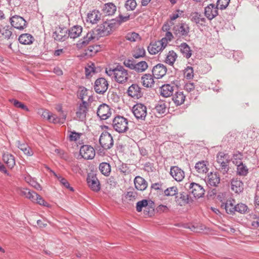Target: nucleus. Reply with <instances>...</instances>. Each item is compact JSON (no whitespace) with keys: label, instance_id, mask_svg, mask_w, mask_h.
Here are the masks:
<instances>
[{"label":"nucleus","instance_id":"f257e3e1","mask_svg":"<svg viewBox=\"0 0 259 259\" xmlns=\"http://www.w3.org/2000/svg\"><path fill=\"white\" fill-rule=\"evenodd\" d=\"M102 11L105 14L104 22L102 26L89 32L82 39L79 40L76 45L77 48H82L86 46L91 40H98L100 37L107 35L113 28V19H109L113 14V4L109 3L105 4Z\"/></svg>","mask_w":259,"mask_h":259},{"label":"nucleus","instance_id":"f03ea898","mask_svg":"<svg viewBox=\"0 0 259 259\" xmlns=\"http://www.w3.org/2000/svg\"><path fill=\"white\" fill-rule=\"evenodd\" d=\"M230 160V156L224 152H219L217 157V162L220 164L219 169L223 174H226L229 170L228 163Z\"/></svg>","mask_w":259,"mask_h":259},{"label":"nucleus","instance_id":"7ed1b4c3","mask_svg":"<svg viewBox=\"0 0 259 259\" xmlns=\"http://www.w3.org/2000/svg\"><path fill=\"white\" fill-rule=\"evenodd\" d=\"M128 79V73L124 67L117 65L114 67V79L119 83L125 82Z\"/></svg>","mask_w":259,"mask_h":259},{"label":"nucleus","instance_id":"20e7f679","mask_svg":"<svg viewBox=\"0 0 259 259\" xmlns=\"http://www.w3.org/2000/svg\"><path fill=\"white\" fill-rule=\"evenodd\" d=\"M225 195H226V194H222V196L221 195H218L219 199L222 202L221 206L226 209L228 213L232 214L235 212V200L230 198L226 201H225V200H223L222 197V196L224 197Z\"/></svg>","mask_w":259,"mask_h":259},{"label":"nucleus","instance_id":"39448f33","mask_svg":"<svg viewBox=\"0 0 259 259\" xmlns=\"http://www.w3.org/2000/svg\"><path fill=\"white\" fill-rule=\"evenodd\" d=\"M127 120L121 116L114 117V130L118 133H123L128 129Z\"/></svg>","mask_w":259,"mask_h":259},{"label":"nucleus","instance_id":"423d86ee","mask_svg":"<svg viewBox=\"0 0 259 259\" xmlns=\"http://www.w3.org/2000/svg\"><path fill=\"white\" fill-rule=\"evenodd\" d=\"M132 111L135 116L139 119L145 120L147 115V107L142 103H137L133 107Z\"/></svg>","mask_w":259,"mask_h":259},{"label":"nucleus","instance_id":"0eeeda50","mask_svg":"<svg viewBox=\"0 0 259 259\" xmlns=\"http://www.w3.org/2000/svg\"><path fill=\"white\" fill-rule=\"evenodd\" d=\"M167 46L165 39H161L151 42L148 48L150 54L155 55L162 51Z\"/></svg>","mask_w":259,"mask_h":259},{"label":"nucleus","instance_id":"6e6552de","mask_svg":"<svg viewBox=\"0 0 259 259\" xmlns=\"http://www.w3.org/2000/svg\"><path fill=\"white\" fill-rule=\"evenodd\" d=\"M99 142L104 149H110L113 144V139L111 134L107 132H103L100 136Z\"/></svg>","mask_w":259,"mask_h":259},{"label":"nucleus","instance_id":"1a4fd4ad","mask_svg":"<svg viewBox=\"0 0 259 259\" xmlns=\"http://www.w3.org/2000/svg\"><path fill=\"white\" fill-rule=\"evenodd\" d=\"M80 155L84 159H92L95 156V151L93 147L90 145H83L80 147Z\"/></svg>","mask_w":259,"mask_h":259},{"label":"nucleus","instance_id":"9d476101","mask_svg":"<svg viewBox=\"0 0 259 259\" xmlns=\"http://www.w3.org/2000/svg\"><path fill=\"white\" fill-rule=\"evenodd\" d=\"M10 22L14 28L22 30L26 27V21L22 17L14 15L10 18Z\"/></svg>","mask_w":259,"mask_h":259},{"label":"nucleus","instance_id":"9b49d317","mask_svg":"<svg viewBox=\"0 0 259 259\" xmlns=\"http://www.w3.org/2000/svg\"><path fill=\"white\" fill-rule=\"evenodd\" d=\"M108 87L107 81L105 78L101 77L96 80L94 89L97 93L103 94L107 90Z\"/></svg>","mask_w":259,"mask_h":259},{"label":"nucleus","instance_id":"f8f14e48","mask_svg":"<svg viewBox=\"0 0 259 259\" xmlns=\"http://www.w3.org/2000/svg\"><path fill=\"white\" fill-rule=\"evenodd\" d=\"M88 103L83 101L80 104L76 113V119L83 121L86 119V116L88 113Z\"/></svg>","mask_w":259,"mask_h":259},{"label":"nucleus","instance_id":"ddd939ff","mask_svg":"<svg viewBox=\"0 0 259 259\" xmlns=\"http://www.w3.org/2000/svg\"><path fill=\"white\" fill-rule=\"evenodd\" d=\"M97 114L101 119L105 120L111 115V112L107 105L103 104L98 107Z\"/></svg>","mask_w":259,"mask_h":259},{"label":"nucleus","instance_id":"4468645a","mask_svg":"<svg viewBox=\"0 0 259 259\" xmlns=\"http://www.w3.org/2000/svg\"><path fill=\"white\" fill-rule=\"evenodd\" d=\"M189 32V27L186 23H181L174 27V33L178 37L186 36Z\"/></svg>","mask_w":259,"mask_h":259},{"label":"nucleus","instance_id":"2eb2a0df","mask_svg":"<svg viewBox=\"0 0 259 259\" xmlns=\"http://www.w3.org/2000/svg\"><path fill=\"white\" fill-rule=\"evenodd\" d=\"M189 188L191 192L195 198H200L204 194L205 190L203 188L198 184L191 183Z\"/></svg>","mask_w":259,"mask_h":259},{"label":"nucleus","instance_id":"dca6fc26","mask_svg":"<svg viewBox=\"0 0 259 259\" xmlns=\"http://www.w3.org/2000/svg\"><path fill=\"white\" fill-rule=\"evenodd\" d=\"M37 113L42 118L45 119H47L50 122L55 123L57 122V115L53 114L49 110L45 109H39L37 111Z\"/></svg>","mask_w":259,"mask_h":259},{"label":"nucleus","instance_id":"f3484780","mask_svg":"<svg viewBox=\"0 0 259 259\" xmlns=\"http://www.w3.org/2000/svg\"><path fill=\"white\" fill-rule=\"evenodd\" d=\"M127 94L129 96L137 99L143 95L141 88L137 84H133L128 88Z\"/></svg>","mask_w":259,"mask_h":259},{"label":"nucleus","instance_id":"a211bd4d","mask_svg":"<svg viewBox=\"0 0 259 259\" xmlns=\"http://www.w3.org/2000/svg\"><path fill=\"white\" fill-rule=\"evenodd\" d=\"M170 174L177 182H181L185 178L184 171L176 166L171 167Z\"/></svg>","mask_w":259,"mask_h":259},{"label":"nucleus","instance_id":"6ab92c4d","mask_svg":"<svg viewBox=\"0 0 259 259\" xmlns=\"http://www.w3.org/2000/svg\"><path fill=\"white\" fill-rule=\"evenodd\" d=\"M218 7L214 4H210L205 8V16L208 19L211 20L218 15Z\"/></svg>","mask_w":259,"mask_h":259},{"label":"nucleus","instance_id":"aec40b11","mask_svg":"<svg viewBox=\"0 0 259 259\" xmlns=\"http://www.w3.org/2000/svg\"><path fill=\"white\" fill-rule=\"evenodd\" d=\"M176 201L178 205L183 206L192 202V199L187 193L183 192L176 196Z\"/></svg>","mask_w":259,"mask_h":259},{"label":"nucleus","instance_id":"412c9836","mask_svg":"<svg viewBox=\"0 0 259 259\" xmlns=\"http://www.w3.org/2000/svg\"><path fill=\"white\" fill-rule=\"evenodd\" d=\"M166 71L167 69L165 66L159 64L153 67L152 74L156 78H161L166 74Z\"/></svg>","mask_w":259,"mask_h":259},{"label":"nucleus","instance_id":"4be33fe9","mask_svg":"<svg viewBox=\"0 0 259 259\" xmlns=\"http://www.w3.org/2000/svg\"><path fill=\"white\" fill-rule=\"evenodd\" d=\"M230 185L231 190L235 193L239 194L243 190V183L239 179H232L231 180Z\"/></svg>","mask_w":259,"mask_h":259},{"label":"nucleus","instance_id":"5701e85b","mask_svg":"<svg viewBox=\"0 0 259 259\" xmlns=\"http://www.w3.org/2000/svg\"><path fill=\"white\" fill-rule=\"evenodd\" d=\"M220 183V177L217 172H210L207 178V184L213 187H217Z\"/></svg>","mask_w":259,"mask_h":259},{"label":"nucleus","instance_id":"b1692460","mask_svg":"<svg viewBox=\"0 0 259 259\" xmlns=\"http://www.w3.org/2000/svg\"><path fill=\"white\" fill-rule=\"evenodd\" d=\"M101 14L98 10H94L90 11L87 16V21L92 24L97 23L101 19Z\"/></svg>","mask_w":259,"mask_h":259},{"label":"nucleus","instance_id":"393cba45","mask_svg":"<svg viewBox=\"0 0 259 259\" xmlns=\"http://www.w3.org/2000/svg\"><path fill=\"white\" fill-rule=\"evenodd\" d=\"M53 36L55 40L63 41L69 37L68 30L66 28H59L54 33Z\"/></svg>","mask_w":259,"mask_h":259},{"label":"nucleus","instance_id":"a878e982","mask_svg":"<svg viewBox=\"0 0 259 259\" xmlns=\"http://www.w3.org/2000/svg\"><path fill=\"white\" fill-rule=\"evenodd\" d=\"M134 184L136 188L140 191L145 190L148 186L147 182L143 178L137 176L135 178Z\"/></svg>","mask_w":259,"mask_h":259},{"label":"nucleus","instance_id":"bb28decb","mask_svg":"<svg viewBox=\"0 0 259 259\" xmlns=\"http://www.w3.org/2000/svg\"><path fill=\"white\" fill-rule=\"evenodd\" d=\"M160 95L164 97H168L172 95L174 87L169 84L163 85L160 89Z\"/></svg>","mask_w":259,"mask_h":259},{"label":"nucleus","instance_id":"cd10ccee","mask_svg":"<svg viewBox=\"0 0 259 259\" xmlns=\"http://www.w3.org/2000/svg\"><path fill=\"white\" fill-rule=\"evenodd\" d=\"M191 20L196 24H200L202 25L203 23L205 22V18L203 17L202 14L198 12H192L190 16Z\"/></svg>","mask_w":259,"mask_h":259},{"label":"nucleus","instance_id":"c85d7f7f","mask_svg":"<svg viewBox=\"0 0 259 259\" xmlns=\"http://www.w3.org/2000/svg\"><path fill=\"white\" fill-rule=\"evenodd\" d=\"M87 182L90 188L94 191H98L100 190V184L98 179L96 177H89Z\"/></svg>","mask_w":259,"mask_h":259},{"label":"nucleus","instance_id":"c756f323","mask_svg":"<svg viewBox=\"0 0 259 259\" xmlns=\"http://www.w3.org/2000/svg\"><path fill=\"white\" fill-rule=\"evenodd\" d=\"M186 96L183 92H177L172 96V101L177 106H179L184 103Z\"/></svg>","mask_w":259,"mask_h":259},{"label":"nucleus","instance_id":"7c9ffc66","mask_svg":"<svg viewBox=\"0 0 259 259\" xmlns=\"http://www.w3.org/2000/svg\"><path fill=\"white\" fill-rule=\"evenodd\" d=\"M3 161L7 166L12 168L15 165V159L14 156L8 153H4L3 156Z\"/></svg>","mask_w":259,"mask_h":259},{"label":"nucleus","instance_id":"2f4dec72","mask_svg":"<svg viewBox=\"0 0 259 259\" xmlns=\"http://www.w3.org/2000/svg\"><path fill=\"white\" fill-rule=\"evenodd\" d=\"M82 31V28L80 26H74L68 30V36L71 38L78 37Z\"/></svg>","mask_w":259,"mask_h":259},{"label":"nucleus","instance_id":"473e14b6","mask_svg":"<svg viewBox=\"0 0 259 259\" xmlns=\"http://www.w3.org/2000/svg\"><path fill=\"white\" fill-rule=\"evenodd\" d=\"M143 85L147 88L152 87L154 84L153 75L150 74H145L142 77Z\"/></svg>","mask_w":259,"mask_h":259},{"label":"nucleus","instance_id":"72a5a7b5","mask_svg":"<svg viewBox=\"0 0 259 259\" xmlns=\"http://www.w3.org/2000/svg\"><path fill=\"white\" fill-rule=\"evenodd\" d=\"M34 39V37L31 34L28 33L22 34L19 37V41L20 43L23 45L31 44Z\"/></svg>","mask_w":259,"mask_h":259},{"label":"nucleus","instance_id":"f704fd0d","mask_svg":"<svg viewBox=\"0 0 259 259\" xmlns=\"http://www.w3.org/2000/svg\"><path fill=\"white\" fill-rule=\"evenodd\" d=\"M195 169L199 174H206L208 171V168L204 161H199L195 164Z\"/></svg>","mask_w":259,"mask_h":259},{"label":"nucleus","instance_id":"c9c22d12","mask_svg":"<svg viewBox=\"0 0 259 259\" xmlns=\"http://www.w3.org/2000/svg\"><path fill=\"white\" fill-rule=\"evenodd\" d=\"M180 51L183 56L186 58H189L191 55V50L189 46L186 43H182L179 46Z\"/></svg>","mask_w":259,"mask_h":259},{"label":"nucleus","instance_id":"e433bc0d","mask_svg":"<svg viewBox=\"0 0 259 259\" xmlns=\"http://www.w3.org/2000/svg\"><path fill=\"white\" fill-rule=\"evenodd\" d=\"M17 143L18 148L22 151L26 155L30 156L33 154L32 150L27 144H21L20 141H18Z\"/></svg>","mask_w":259,"mask_h":259},{"label":"nucleus","instance_id":"4c0bfd02","mask_svg":"<svg viewBox=\"0 0 259 259\" xmlns=\"http://www.w3.org/2000/svg\"><path fill=\"white\" fill-rule=\"evenodd\" d=\"M101 68L99 67H96L95 64L93 63L89 64L88 67H85V74L87 76L92 75V73H95L100 72Z\"/></svg>","mask_w":259,"mask_h":259},{"label":"nucleus","instance_id":"58836bf2","mask_svg":"<svg viewBox=\"0 0 259 259\" xmlns=\"http://www.w3.org/2000/svg\"><path fill=\"white\" fill-rule=\"evenodd\" d=\"M177 58V55L174 51H169L166 55L165 62L166 63L172 65Z\"/></svg>","mask_w":259,"mask_h":259},{"label":"nucleus","instance_id":"ea45409f","mask_svg":"<svg viewBox=\"0 0 259 259\" xmlns=\"http://www.w3.org/2000/svg\"><path fill=\"white\" fill-rule=\"evenodd\" d=\"M133 56L136 59L143 57L145 55V50L144 48L136 47L132 52Z\"/></svg>","mask_w":259,"mask_h":259},{"label":"nucleus","instance_id":"a19ab883","mask_svg":"<svg viewBox=\"0 0 259 259\" xmlns=\"http://www.w3.org/2000/svg\"><path fill=\"white\" fill-rule=\"evenodd\" d=\"M100 171L105 176H108L111 171V166L107 162H102L99 165Z\"/></svg>","mask_w":259,"mask_h":259},{"label":"nucleus","instance_id":"79ce46f5","mask_svg":"<svg viewBox=\"0 0 259 259\" xmlns=\"http://www.w3.org/2000/svg\"><path fill=\"white\" fill-rule=\"evenodd\" d=\"M237 173L239 176H246L248 172V169L247 166L243 164L242 162L239 163L237 165Z\"/></svg>","mask_w":259,"mask_h":259},{"label":"nucleus","instance_id":"37998d69","mask_svg":"<svg viewBox=\"0 0 259 259\" xmlns=\"http://www.w3.org/2000/svg\"><path fill=\"white\" fill-rule=\"evenodd\" d=\"M166 108L165 103L163 101H159L155 106V109L158 113L161 114L165 112Z\"/></svg>","mask_w":259,"mask_h":259},{"label":"nucleus","instance_id":"c03bdc74","mask_svg":"<svg viewBox=\"0 0 259 259\" xmlns=\"http://www.w3.org/2000/svg\"><path fill=\"white\" fill-rule=\"evenodd\" d=\"M130 19V15H126L125 16H122V15H119L118 17H116L114 19V27L119 26L122 23L125 22L129 20Z\"/></svg>","mask_w":259,"mask_h":259},{"label":"nucleus","instance_id":"a18cd8bd","mask_svg":"<svg viewBox=\"0 0 259 259\" xmlns=\"http://www.w3.org/2000/svg\"><path fill=\"white\" fill-rule=\"evenodd\" d=\"M148 68V64L145 61H141L135 63V70L138 72H142Z\"/></svg>","mask_w":259,"mask_h":259},{"label":"nucleus","instance_id":"49530a36","mask_svg":"<svg viewBox=\"0 0 259 259\" xmlns=\"http://www.w3.org/2000/svg\"><path fill=\"white\" fill-rule=\"evenodd\" d=\"M9 101L13 103L15 107L21 108L26 111H29V109L22 102H19V101L14 99H10Z\"/></svg>","mask_w":259,"mask_h":259},{"label":"nucleus","instance_id":"de8ad7c7","mask_svg":"<svg viewBox=\"0 0 259 259\" xmlns=\"http://www.w3.org/2000/svg\"><path fill=\"white\" fill-rule=\"evenodd\" d=\"M53 175L58 179V180L60 182V183L63 185L66 188H69L71 191H73L72 188L69 187V184L68 181L64 178H62L60 176L57 175L54 171L52 170H50Z\"/></svg>","mask_w":259,"mask_h":259},{"label":"nucleus","instance_id":"09e8293b","mask_svg":"<svg viewBox=\"0 0 259 259\" xmlns=\"http://www.w3.org/2000/svg\"><path fill=\"white\" fill-rule=\"evenodd\" d=\"M125 38L127 40L131 42H135L140 39V36L138 33L136 32H131L126 34Z\"/></svg>","mask_w":259,"mask_h":259},{"label":"nucleus","instance_id":"8fccbe9b","mask_svg":"<svg viewBox=\"0 0 259 259\" xmlns=\"http://www.w3.org/2000/svg\"><path fill=\"white\" fill-rule=\"evenodd\" d=\"M137 6L136 0H127L125 4V7L127 11H133Z\"/></svg>","mask_w":259,"mask_h":259},{"label":"nucleus","instance_id":"3c124183","mask_svg":"<svg viewBox=\"0 0 259 259\" xmlns=\"http://www.w3.org/2000/svg\"><path fill=\"white\" fill-rule=\"evenodd\" d=\"M164 193L167 196H174L178 193V188L176 186L169 187L164 191Z\"/></svg>","mask_w":259,"mask_h":259},{"label":"nucleus","instance_id":"603ef678","mask_svg":"<svg viewBox=\"0 0 259 259\" xmlns=\"http://www.w3.org/2000/svg\"><path fill=\"white\" fill-rule=\"evenodd\" d=\"M243 158L242 154L239 152H237L233 154L232 160L233 163L235 165H238L239 163L242 162V159Z\"/></svg>","mask_w":259,"mask_h":259},{"label":"nucleus","instance_id":"864d4df0","mask_svg":"<svg viewBox=\"0 0 259 259\" xmlns=\"http://www.w3.org/2000/svg\"><path fill=\"white\" fill-rule=\"evenodd\" d=\"M248 208L246 205L243 203H239L236 205L235 211L241 213H244L247 212Z\"/></svg>","mask_w":259,"mask_h":259},{"label":"nucleus","instance_id":"5fc2aeb1","mask_svg":"<svg viewBox=\"0 0 259 259\" xmlns=\"http://www.w3.org/2000/svg\"><path fill=\"white\" fill-rule=\"evenodd\" d=\"M99 51V47L97 46H89L88 49L85 51V54L87 55L92 56L96 54Z\"/></svg>","mask_w":259,"mask_h":259},{"label":"nucleus","instance_id":"6e6d98bb","mask_svg":"<svg viewBox=\"0 0 259 259\" xmlns=\"http://www.w3.org/2000/svg\"><path fill=\"white\" fill-rule=\"evenodd\" d=\"M193 69L188 66L184 70V76L188 79H192L194 76Z\"/></svg>","mask_w":259,"mask_h":259},{"label":"nucleus","instance_id":"4d7b16f0","mask_svg":"<svg viewBox=\"0 0 259 259\" xmlns=\"http://www.w3.org/2000/svg\"><path fill=\"white\" fill-rule=\"evenodd\" d=\"M148 205V201L146 199L142 200L137 203L136 209L138 212H141L144 207Z\"/></svg>","mask_w":259,"mask_h":259},{"label":"nucleus","instance_id":"13d9d810","mask_svg":"<svg viewBox=\"0 0 259 259\" xmlns=\"http://www.w3.org/2000/svg\"><path fill=\"white\" fill-rule=\"evenodd\" d=\"M230 0H218L217 5L218 9L221 10L225 9L228 6Z\"/></svg>","mask_w":259,"mask_h":259},{"label":"nucleus","instance_id":"bf43d9fd","mask_svg":"<svg viewBox=\"0 0 259 259\" xmlns=\"http://www.w3.org/2000/svg\"><path fill=\"white\" fill-rule=\"evenodd\" d=\"M26 181L32 187H34L37 190H41V188L40 185L35 181L33 179H32L29 177L25 178Z\"/></svg>","mask_w":259,"mask_h":259},{"label":"nucleus","instance_id":"052dcab7","mask_svg":"<svg viewBox=\"0 0 259 259\" xmlns=\"http://www.w3.org/2000/svg\"><path fill=\"white\" fill-rule=\"evenodd\" d=\"M81 134L76 132H70L69 135V139L70 141H76L80 138Z\"/></svg>","mask_w":259,"mask_h":259},{"label":"nucleus","instance_id":"680f3d73","mask_svg":"<svg viewBox=\"0 0 259 259\" xmlns=\"http://www.w3.org/2000/svg\"><path fill=\"white\" fill-rule=\"evenodd\" d=\"M123 63L126 67L130 68L131 69L135 70V63L133 61L131 60H126L124 61Z\"/></svg>","mask_w":259,"mask_h":259},{"label":"nucleus","instance_id":"e2e57ef3","mask_svg":"<svg viewBox=\"0 0 259 259\" xmlns=\"http://www.w3.org/2000/svg\"><path fill=\"white\" fill-rule=\"evenodd\" d=\"M66 114L63 112H61V115L60 117H58L57 116V122H56L55 123H61L62 124L64 122L65 120H66Z\"/></svg>","mask_w":259,"mask_h":259},{"label":"nucleus","instance_id":"0e129e2a","mask_svg":"<svg viewBox=\"0 0 259 259\" xmlns=\"http://www.w3.org/2000/svg\"><path fill=\"white\" fill-rule=\"evenodd\" d=\"M34 202H36L39 205L44 206H48V203L46 202L43 198L39 195H37L36 199Z\"/></svg>","mask_w":259,"mask_h":259},{"label":"nucleus","instance_id":"69168bd1","mask_svg":"<svg viewBox=\"0 0 259 259\" xmlns=\"http://www.w3.org/2000/svg\"><path fill=\"white\" fill-rule=\"evenodd\" d=\"M195 85L193 83L187 82L185 84L184 89L188 92H190L194 90Z\"/></svg>","mask_w":259,"mask_h":259},{"label":"nucleus","instance_id":"338daca9","mask_svg":"<svg viewBox=\"0 0 259 259\" xmlns=\"http://www.w3.org/2000/svg\"><path fill=\"white\" fill-rule=\"evenodd\" d=\"M37 194L34 191H29L27 198L30 199L31 201L34 202L37 196Z\"/></svg>","mask_w":259,"mask_h":259},{"label":"nucleus","instance_id":"774afa93","mask_svg":"<svg viewBox=\"0 0 259 259\" xmlns=\"http://www.w3.org/2000/svg\"><path fill=\"white\" fill-rule=\"evenodd\" d=\"M173 38V35L170 31H167L165 33V37L161 39H165L166 41V45H167L168 41H170Z\"/></svg>","mask_w":259,"mask_h":259}]
</instances>
